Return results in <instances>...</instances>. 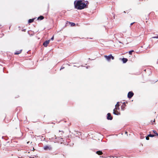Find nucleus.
I'll use <instances>...</instances> for the list:
<instances>
[{
  "label": "nucleus",
  "mask_w": 158,
  "mask_h": 158,
  "mask_svg": "<svg viewBox=\"0 0 158 158\" xmlns=\"http://www.w3.org/2000/svg\"><path fill=\"white\" fill-rule=\"evenodd\" d=\"M44 17L43 16L41 15L38 18V19L40 20H42L44 19Z\"/></svg>",
  "instance_id": "obj_14"
},
{
  "label": "nucleus",
  "mask_w": 158,
  "mask_h": 158,
  "mask_svg": "<svg viewBox=\"0 0 158 158\" xmlns=\"http://www.w3.org/2000/svg\"><path fill=\"white\" fill-rule=\"evenodd\" d=\"M96 153L97 154L99 155H101L103 154L102 152L101 151H97Z\"/></svg>",
  "instance_id": "obj_12"
},
{
  "label": "nucleus",
  "mask_w": 158,
  "mask_h": 158,
  "mask_svg": "<svg viewBox=\"0 0 158 158\" xmlns=\"http://www.w3.org/2000/svg\"><path fill=\"white\" fill-rule=\"evenodd\" d=\"M134 94L132 92H128L127 94V97L128 98H131L133 96Z\"/></svg>",
  "instance_id": "obj_4"
},
{
  "label": "nucleus",
  "mask_w": 158,
  "mask_h": 158,
  "mask_svg": "<svg viewBox=\"0 0 158 158\" xmlns=\"http://www.w3.org/2000/svg\"><path fill=\"white\" fill-rule=\"evenodd\" d=\"M60 131L62 132H63V133H64V132H63V131H59V132H60Z\"/></svg>",
  "instance_id": "obj_27"
},
{
  "label": "nucleus",
  "mask_w": 158,
  "mask_h": 158,
  "mask_svg": "<svg viewBox=\"0 0 158 158\" xmlns=\"http://www.w3.org/2000/svg\"><path fill=\"white\" fill-rule=\"evenodd\" d=\"M60 139L62 140L63 139L61 138Z\"/></svg>",
  "instance_id": "obj_29"
},
{
  "label": "nucleus",
  "mask_w": 158,
  "mask_h": 158,
  "mask_svg": "<svg viewBox=\"0 0 158 158\" xmlns=\"http://www.w3.org/2000/svg\"><path fill=\"white\" fill-rule=\"evenodd\" d=\"M134 52L133 50H131V51H130L129 52V53L130 55H132V52Z\"/></svg>",
  "instance_id": "obj_20"
},
{
  "label": "nucleus",
  "mask_w": 158,
  "mask_h": 158,
  "mask_svg": "<svg viewBox=\"0 0 158 158\" xmlns=\"http://www.w3.org/2000/svg\"><path fill=\"white\" fill-rule=\"evenodd\" d=\"M157 81H158V80Z\"/></svg>",
  "instance_id": "obj_30"
},
{
  "label": "nucleus",
  "mask_w": 158,
  "mask_h": 158,
  "mask_svg": "<svg viewBox=\"0 0 158 158\" xmlns=\"http://www.w3.org/2000/svg\"><path fill=\"white\" fill-rule=\"evenodd\" d=\"M146 140H149V136H148H148H147L146 137Z\"/></svg>",
  "instance_id": "obj_21"
},
{
  "label": "nucleus",
  "mask_w": 158,
  "mask_h": 158,
  "mask_svg": "<svg viewBox=\"0 0 158 158\" xmlns=\"http://www.w3.org/2000/svg\"><path fill=\"white\" fill-rule=\"evenodd\" d=\"M153 38H158V36H154L152 37Z\"/></svg>",
  "instance_id": "obj_22"
},
{
  "label": "nucleus",
  "mask_w": 158,
  "mask_h": 158,
  "mask_svg": "<svg viewBox=\"0 0 158 158\" xmlns=\"http://www.w3.org/2000/svg\"><path fill=\"white\" fill-rule=\"evenodd\" d=\"M125 106H126V105H125V102H124L123 105L121 106V109L122 110H124Z\"/></svg>",
  "instance_id": "obj_10"
},
{
  "label": "nucleus",
  "mask_w": 158,
  "mask_h": 158,
  "mask_svg": "<svg viewBox=\"0 0 158 158\" xmlns=\"http://www.w3.org/2000/svg\"><path fill=\"white\" fill-rule=\"evenodd\" d=\"M118 109H114L113 110V114L117 115H119L120 114V113L117 111Z\"/></svg>",
  "instance_id": "obj_5"
},
{
  "label": "nucleus",
  "mask_w": 158,
  "mask_h": 158,
  "mask_svg": "<svg viewBox=\"0 0 158 158\" xmlns=\"http://www.w3.org/2000/svg\"><path fill=\"white\" fill-rule=\"evenodd\" d=\"M54 37L53 36L51 39V40H53V39Z\"/></svg>",
  "instance_id": "obj_26"
},
{
  "label": "nucleus",
  "mask_w": 158,
  "mask_h": 158,
  "mask_svg": "<svg viewBox=\"0 0 158 158\" xmlns=\"http://www.w3.org/2000/svg\"><path fill=\"white\" fill-rule=\"evenodd\" d=\"M148 136L150 137H154V136H155V135L150 134L148 135Z\"/></svg>",
  "instance_id": "obj_18"
},
{
  "label": "nucleus",
  "mask_w": 158,
  "mask_h": 158,
  "mask_svg": "<svg viewBox=\"0 0 158 158\" xmlns=\"http://www.w3.org/2000/svg\"><path fill=\"white\" fill-rule=\"evenodd\" d=\"M155 119H154V120H153V121H152H152H151V122L152 123V124H153H153H156V123H153L155 122Z\"/></svg>",
  "instance_id": "obj_19"
},
{
  "label": "nucleus",
  "mask_w": 158,
  "mask_h": 158,
  "mask_svg": "<svg viewBox=\"0 0 158 158\" xmlns=\"http://www.w3.org/2000/svg\"><path fill=\"white\" fill-rule=\"evenodd\" d=\"M50 41V40H47L45 41L43 43V45L45 47H47L48 45V44H49V42Z\"/></svg>",
  "instance_id": "obj_6"
},
{
  "label": "nucleus",
  "mask_w": 158,
  "mask_h": 158,
  "mask_svg": "<svg viewBox=\"0 0 158 158\" xmlns=\"http://www.w3.org/2000/svg\"><path fill=\"white\" fill-rule=\"evenodd\" d=\"M64 67H61V68H60V70H61V69H64Z\"/></svg>",
  "instance_id": "obj_23"
},
{
  "label": "nucleus",
  "mask_w": 158,
  "mask_h": 158,
  "mask_svg": "<svg viewBox=\"0 0 158 158\" xmlns=\"http://www.w3.org/2000/svg\"><path fill=\"white\" fill-rule=\"evenodd\" d=\"M52 149L50 145H45L44 147V149L45 150H51Z\"/></svg>",
  "instance_id": "obj_3"
},
{
  "label": "nucleus",
  "mask_w": 158,
  "mask_h": 158,
  "mask_svg": "<svg viewBox=\"0 0 158 158\" xmlns=\"http://www.w3.org/2000/svg\"><path fill=\"white\" fill-rule=\"evenodd\" d=\"M107 119L108 120H111L113 119L112 117L111 116V114L110 113H108L107 114Z\"/></svg>",
  "instance_id": "obj_7"
},
{
  "label": "nucleus",
  "mask_w": 158,
  "mask_h": 158,
  "mask_svg": "<svg viewBox=\"0 0 158 158\" xmlns=\"http://www.w3.org/2000/svg\"><path fill=\"white\" fill-rule=\"evenodd\" d=\"M69 23V24L70 25L71 27L75 26L76 25V24L74 23L67 21V23Z\"/></svg>",
  "instance_id": "obj_9"
},
{
  "label": "nucleus",
  "mask_w": 158,
  "mask_h": 158,
  "mask_svg": "<svg viewBox=\"0 0 158 158\" xmlns=\"http://www.w3.org/2000/svg\"><path fill=\"white\" fill-rule=\"evenodd\" d=\"M104 57L108 61H110L111 59H112V60H114V57L111 54H110L109 56L105 55Z\"/></svg>",
  "instance_id": "obj_2"
},
{
  "label": "nucleus",
  "mask_w": 158,
  "mask_h": 158,
  "mask_svg": "<svg viewBox=\"0 0 158 158\" xmlns=\"http://www.w3.org/2000/svg\"><path fill=\"white\" fill-rule=\"evenodd\" d=\"M2 26V25L1 24H0V27H1Z\"/></svg>",
  "instance_id": "obj_28"
},
{
  "label": "nucleus",
  "mask_w": 158,
  "mask_h": 158,
  "mask_svg": "<svg viewBox=\"0 0 158 158\" xmlns=\"http://www.w3.org/2000/svg\"><path fill=\"white\" fill-rule=\"evenodd\" d=\"M35 19H30L28 20V23H31L34 22Z\"/></svg>",
  "instance_id": "obj_16"
},
{
  "label": "nucleus",
  "mask_w": 158,
  "mask_h": 158,
  "mask_svg": "<svg viewBox=\"0 0 158 158\" xmlns=\"http://www.w3.org/2000/svg\"><path fill=\"white\" fill-rule=\"evenodd\" d=\"M119 102H117V104L115 105V109H118V110L119 109Z\"/></svg>",
  "instance_id": "obj_8"
},
{
  "label": "nucleus",
  "mask_w": 158,
  "mask_h": 158,
  "mask_svg": "<svg viewBox=\"0 0 158 158\" xmlns=\"http://www.w3.org/2000/svg\"><path fill=\"white\" fill-rule=\"evenodd\" d=\"M22 51V50H20L16 51L14 53V54H15V55H18Z\"/></svg>",
  "instance_id": "obj_11"
},
{
  "label": "nucleus",
  "mask_w": 158,
  "mask_h": 158,
  "mask_svg": "<svg viewBox=\"0 0 158 158\" xmlns=\"http://www.w3.org/2000/svg\"><path fill=\"white\" fill-rule=\"evenodd\" d=\"M135 22H133L132 23H131V24H130V25H132L134 23H135Z\"/></svg>",
  "instance_id": "obj_24"
},
{
  "label": "nucleus",
  "mask_w": 158,
  "mask_h": 158,
  "mask_svg": "<svg viewBox=\"0 0 158 158\" xmlns=\"http://www.w3.org/2000/svg\"><path fill=\"white\" fill-rule=\"evenodd\" d=\"M84 2H85V5H86V6H85V8H88V5L89 4V2L88 1H85V2L84 1Z\"/></svg>",
  "instance_id": "obj_13"
},
{
  "label": "nucleus",
  "mask_w": 158,
  "mask_h": 158,
  "mask_svg": "<svg viewBox=\"0 0 158 158\" xmlns=\"http://www.w3.org/2000/svg\"><path fill=\"white\" fill-rule=\"evenodd\" d=\"M85 0H78L74 2L75 8L78 10H82L85 8Z\"/></svg>",
  "instance_id": "obj_1"
},
{
  "label": "nucleus",
  "mask_w": 158,
  "mask_h": 158,
  "mask_svg": "<svg viewBox=\"0 0 158 158\" xmlns=\"http://www.w3.org/2000/svg\"><path fill=\"white\" fill-rule=\"evenodd\" d=\"M153 133L155 134V136H158V134L157 133V132H156V131H153Z\"/></svg>",
  "instance_id": "obj_17"
},
{
  "label": "nucleus",
  "mask_w": 158,
  "mask_h": 158,
  "mask_svg": "<svg viewBox=\"0 0 158 158\" xmlns=\"http://www.w3.org/2000/svg\"><path fill=\"white\" fill-rule=\"evenodd\" d=\"M127 133H127V131H126V132H125V134H126V135H127Z\"/></svg>",
  "instance_id": "obj_25"
},
{
  "label": "nucleus",
  "mask_w": 158,
  "mask_h": 158,
  "mask_svg": "<svg viewBox=\"0 0 158 158\" xmlns=\"http://www.w3.org/2000/svg\"><path fill=\"white\" fill-rule=\"evenodd\" d=\"M122 60L123 63H125L127 61V59L125 58H123L122 59Z\"/></svg>",
  "instance_id": "obj_15"
}]
</instances>
